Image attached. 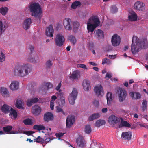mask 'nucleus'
<instances>
[{"label": "nucleus", "instance_id": "1", "mask_svg": "<svg viewBox=\"0 0 148 148\" xmlns=\"http://www.w3.org/2000/svg\"><path fill=\"white\" fill-rule=\"evenodd\" d=\"M32 66L29 64H23L16 66L14 71V74L16 76L24 77L28 75L32 71Z\"/></svg>", "mask_w": 148, "mask_h": 148}, {"label": "nucleus", "instance_id": "2", "mask_svg": "<svg viewBox=\"0 0 148 148\" xmlns=\"http://www.w3.org/2000/svg\"><path fill=\"white\" fill-rule=\"evenodd\" d=\"M143 42L140 41L137 36H133L131 46V51L133 54H136L141 50Z\"/></svg>", "mask_w": 148, "mask_h": 148}, {"label": "nucleus", "instance_id": "3", "mask_svg": "<svg viewBox=\"0 0 148 148\" xmlns=\"http://www.w3.org/2000/svg\"><path fill=\"white\" fill-rule=\"evenodd\" d=\"M32 15L40 20L42 17V12L40 5L37 3L31 4L29 7Z\"/></svg>", "mask_w": 148, "mask_h": 148}, {"label": "nucleus", "instance_id": "4", "mask_svg": "<svg viewBox=\"0 0 148 148\" xmlns=\"http://www.w3.org/2000/svg\"><path fill=\"white\" fill-rule=\"evenodd\" d=\"M54 138H53L51 134L47 133L42 138H41L40 136H38L34 140V141L39 143H47L51 140H53Z\"/></svg>", "mask_w": 148, "mask_h": 148}, {"label": "nucleus", "instance_id": "5", "mask_svg": "<svg viewBox=\"0 0 148 148\" xmlns=\"http://www.w3.org/2000/svg\"><path fill=\"white\" fill-rule=\"evenodd\" d=\"M78 94L77 89L75 88H73L71 93L70 94L68 97V100L69 103L71 105H73L75 103Z\"/></svg>", "mask_w": 148, "mask_h": 148}, {"label": "nucleus", "instance_id": "6", "mask_svg": "<svg viewBox=\"0 0 148 148\" xmlns=\"http://www.w3.org/2000/svg\"><path fill=\"white\" fill-rule=\"evenodd\" d=\"M57 95V97L59 98L57 99V101L58 102L59 105L60 106L63 107L65 103V101L64 97L63 96V93L61 90H60L58 92L56 93Z\"/></svg>", "mask_w": 148, "mask_h": 148}, {"label": "nucleus", "instance_id": "7", "mask_svg": "<svg viewBox=\"0 0 148 148\" xmlns=\"http://www.w3.org/2000/svg\"><path fill=\"white\" fill-rule=\"evenodd\" d=\"M65 39L64 37L62 34H58L55 39V41L56 45L59 47L62 46L63 44Z\"/></svg>", "mask_w": 148, "mask_h": 148}, {"label": "nucleus", "instance_id": "8", "mask_svg": "<svg viewBox=\"0 0 148 148\" xmlns=\"http://www.w3.org/2000/svg\"><path fill=\"white\" fill-rule=\"evenodd\" d=\"M118 93L119 101L120 102H123L126 97L127 92L124 88H119Z\"/></svg>", "mask_w": 148, "mask_h": 148}, {"label": "nucleus", "instance_id": "9", "mask_svg": "<svg viewBox=\"0 0 148 148\" xmlns=\"http://www.w3.org/2000/svg\"><path fill=\"white\" fill-rule=\"evenodd\" d=\"M75 121V116L73 115H71L68 116L66 121L67 127L70 128L73 125Z\"/></svg>", "mask_w": 148, "mask_h": 148}, {"label": "nucleus", "instance_id": "10", "mask_svg": "<svg viewBox=\"0 0 148 148\" xmlns=\"http://www.w3.org/2000/svg\"><path fill=\"white\" fill-rule=\"evenodd\" d=\"M120 42L121 38L117 34H115L112 36L111 42L113 46H117L120 44Z\"/></svg>", "mask_w": 148, "mask_h": 148}, {"label": "nucleus", "instance_id": "11", "mask_svg": "<svg viewBox=\"0 0 148 148\" xmlns=\"http://www.w3.org/2000/svg\"><path fill=\"white\" fill-rule=\"evenodd\" d=\"M71 20L69 18H66L63 21V24L64 28L67 30H71L72 27L71 24Z\"/></svg>", "mask_w": 148, "mask_h": 148}, {"label": "nucleus", "instance_id": "12", "mask_svg": "<svg viewBox=\"0 0 148 148\" xmlns=\"http://www.w3.org/2000/svg\"><path fill=\"white\" fill-rule=\"evenodd\" d=\"M76 142L77 145L81 148L84 147L86 144L85 141L83 137L81 136H79L76 138Z\"/></svg>", "mask_w": 148, "mask_h": 148}, {"label": "nucleus", "instance_id": "13", "mask_svg": "<svg viewBox=\"0 0 148 148\" xmlns=\"http://www.w3.org/2000/svg\"><path fill=\"white\" fill-rule=\"evenodd\" d=\"M94 91L98 96H102L103 94V88L101 85H98L95 87Z\"/></svg>", "mask_w": 148, "mask_h": 148}, {"label": "nucleus", "instance_id": "14", "mask_svg": "<svg viewBox=\"0 0 148 148\" xmlns=\"http://www.w3.org/2000/svg\"><path fill=\"white\" fill-rule=\"evenodd\" d=\"M41 112V108L37 105L34 106L32 108V112L35 116L39 115Z\"/></svg>", "mask_w": 148, "mask_h": 148}, {"label": "nucleus", "instance_id": "15", "mask_svg": "<svg viewBox=\"0 0 148 148\" xmlns=\"http://www.w3.org/2000/svg\"><path fill=\"white\" fill-rule=\"evenodd\" d=\"M134 8L136 10L142 11L145 9V4L142 2L140 1H137L134 5Z\"/></svg>", "mask_w": 148, "mask_h": 148}, {"label": "nucleus", "instance_id": "16", "mask_svg": "<svg viewBox=\"0 0 148 148\" xmlns=\"http://www.w3.org/2000/svg\"><path fill=\"white\" fill-rule=\"evenodd\" d=\"M119 121L118 118L114 115H112L108 119V122L111 125H114Z\"/></svg>", "mask_w": 148, "mask_h": 148}, {"label": "nucleus", "instance_id": "17", "mask_svg": "<svg viewBox=\"0 0 148 148\" xmlns=\"http://www.w3.org/2000/svg\"><path fill=\"white\" fill-rule=\"evenodd\" d=\"M132 133L130 132H123L121 134V138L124 140H130L131 139Z\"/></svg>", "mask_w": 148, "mask_h": 148}, {"label": "nucleus", "instance_id": "18", "mask_svg": "<svg viewBox=\"0 0 148 148\" xmlns=\"http://www.w3.org/2000/svg\"><path fill=\"white\" fill-rule=\"evenodd\" d=\"M88 21L91 23L94 22V24H93L97 27L99 26L100 23L97 16H93L90 18Z\"/></svg>", "mask_w": 148, "mask_h": 148}, {"label": "nucleus", "instance_id": "19", "mask_svg": "<svg viewBox=\"0 0 148 148\" xmlns=\"http://www.w3.org/2000/svg\"><path fill=\"white\" fill-rule=\"evenodd\" d=\"M31 23V19L30 18H28L25 20L23 23V26L24 29L26 30L29 29Z\"/></svg>", "mask_w": 148, "mask_h": 148}, {"label": "nucleus", "instance_id": "20", "mask_svg": "<svg viewBox=\"0 0 148 148\" xmlns=\"http://www.w3.org/2000/svg\"><path fill=\"white\" fill-rule=\"evenodd\" d=\"M53 119V114L50 112L45 113L44 115V119L45 121L48 122L52 120Z\"/></svg>", "mask_w": 148, "mask_h": 148}, {"label": "nucleus", "instance_id": "21", "mask_svg": "<svg viewBox=\"0 0 148 148\" xmlns=\"http://www.w3.org/2000/svg\"><path fill=\"white\" fill-rule=\"evenodd\" d=\"M83 86L84 89L86 91H89L91 89V86L89 81L87 80H84L83 82Z\"/></svg>", "mask_w": 148, "mask_h": 148}, {"label": "nucleus", "instance_id": "22", "mask_svg": "<svg viewBox=\"0 0 148 148\" xmlns=\"http://www.w3.org/2000/svg\"><path fill=\"white\" fill-rule=\"evenodd\" d=\"M53 29L51 25H50L46 29V34L48 36L53 37Z\"/></svg>", "mask_w": 148, "mask_h": 148}, {"label": "nucleus", "instance_id": "23", "mask_svg": "<svg viewBox=\"0 0 148 148\" xmlns=\"http://www.w3.org/2000/svg\"><path fill=\"white\" fill-rule=\"evenodd\" d=\"M129 19L131 21H135L137 20V16L136 14L134 11L131 12L128 16Z\"/></svg>", "mask_w": 148, "mask_h": 148}, {"label": "nucleus", "instance_id": "24", "mask_svg": "<svg viewBox=\"0 0 148 148\" xmlns=\"http://www.w3.org/2000/svg\"><path fill=\"white\" fill-rule=\"evenodd\" d=\"M19 83L18 81L12 82L10 86V88L12 90H16L18 88Z\"/></svg>", "mask_w": 148, "mask_h": 148}, {"label": "nucleus", "instance_id": "25", "mask_svg": "<svg viewBox=\"0 0 148 148\" xmlns=\"http://www.w3.org/2000/svg\"><path fill=\"white\" fill-rule=\"evenodd\" d=\"M97 26L93 24H92L89 21H88L87 23V29L89 32H93Z\"/></svg>", "mask_w": 148, "mask_h": 148}, {"label": "nucleus", "instance_id": "26", "mask_svg": "<svg viewBox=\"0 0 148 148\" xmlns=\"http://www.w3.org/2000/svg\"><path fill=\"white\" fill-rule=\"evenodd\" d=\"M12 108L10 106L6 104H4L1 108V110L2 111L5 113H7L10 112L11 108Z\"/></svg>", "mask_w": 148, "mask_h": 148}, {"label": "nucleus", "instance_id": "27", "mask_svg": "<svg viewBox=\"0 0 148 148\" xmlns=\"http://www.w3.org/2000/svg\"><path fill=\"white\" fill-rule=\"evenodd\" d=\"M95 36L99 38H103L104 36L103 33V31L100 29L96 30L94 32Z\"/></svg>", "mask_w": 148, "mask_h": 148}, {"label": "nucleus", "instance_id": "28", "mask_svg": "<svg viewBox=\"0 0 148 148\" xmlns=\"http://www.w3.org/2000/svg\"><path fill=\"white\" fill-rule=\"evenodd\" d=\"M131 126V125L127 122L125 121H121L120 124H119L118 127L119 128H121L124 127H129Z\"/></svg>", "mask_w": 148, "mask_h": 148}, {"label": "nucleus", "instance_id": "29", "mask_svg": "<svg viewBox=\"0 0 148 148\" xmlns=\"http://www.w3.org/2000/svg\"><path fill=\"white\" fill-rule=\"evenodd\" d=\"M80 72L77 70H75L73 71V73L70 77L71 79H76L79 76V75Z\"/></svg>", "mask_w": 148, "mask_h": 148}, {"label": "nucleus", "instance_id": "30", "mask_svg": "<svg viewBox=\"0 0 148 148\" xmlns=\"http://www.w3.org/2000/svg\"><path fill=\"white\" fill-rule=\"evenodd\" d=\"M81 5V3L79 1H75L71 5V8L73 9H76L77 7H79Z\"/></svg>", "mask_w": 148, "mask_h": 148}, {"label": "nucleus", "instance_id": "31", "mask_svg": "<svg viewBox=\"0 0 148 148\" xmlns=\"http://www.w3.org/2000/svg\"><path fill=\"white\" fill-rule=\"evenodd\" d=\"M100 116L99 114L95 113L90 116L88 118V120L90 121H92L94 120L99 117Z\"/></svg>", "mask_w": 148, "mask_h": 148}, {"label": "nucleus", "instance_id": "32", "mask_svg": "<svg viewBox=\"0 0 148 148\" xmlns=\"http://www.w3.org/2000/svg\"><path fill=\"white\" fill-rule=\"evenodd\" d=\"M106 97L107 101V103L108 104H109L112 101L113 97L112 93L110 92H108L106 95Z\"/></svg>", "mask_w": 148, "mask_h": 148}, {"label": "nucleus", "instance_id": "33", "mask_svg": "<svg viewBox=\"0 0 148 148\" xmlns=\"http://www.w3.org/2000/svg\"><path fill=\"white\" fill-rule=\"evenodd\" d=\"M105 123L106 122L105 121L99 119L96 121L95 125L96 127H99L102 125H105Z\"/></svg>", "mask_w": 148, "mask_h": 148}, {"label": "nucleus", "instance_id": "34", "mask_svg": "<svg viewBox=\"0 0 148 148\" xmlns=\"http://www.w3.org/2000/svg\"><path fill=\"white\" fill-rule=\"evenodd\" d=\"M1 93L3 94L4 96L8 97L9 96V95L8 90L5 88L3 87H1L0 90Z\"/></svg>", "mask_w": 148, "mask_h": 148}, {"label": "nucleus", "instance_id": "35", "mask_svg": "<svg viewBox=\"0 0 148 148\" xmlns=\"http://www.w3.org/2000/svg\"><path fill=\"white\" fill-rule=\"evenodd\" d=\"M10 116L12 117H13L14 119H16L17 117V112L15 110L12 108H11Z\"/></svg>", "mask_w": 148, "mask_h": 148}, {"label": "nucleus", "instance_id": "36", "mask_svg": "<svg viewBox=\"0 0 148 148\" xmlns=\"http://www.w3.org/2000/svg\"><path fill=\"white\" fill-rule=\"evenodd\" d=\"M8 10V9L7 7H2L0 8V13L2 15H5L7 14Z\"/></svg>", "mask_w": 148, "mask_h": 148}, {"label": "nucleus", "instance_id": "37", "mask_svg": "<svg viewBox=\"0 0 148 148\" xmlns=\"http://www.w3.org/2000/svg\"><path fill=\"white\" fill-rule=\"evenodd\" d=\"M7 27L5 23H3L0 21V32L2 33L6 29Z\"/></svg>", "mask_w": 148, "mask_h": 148}, {"label": "nucleus", "instance_id": "38", "mask_svg": "<svg viewBox=\"0 0 148 148\" xmlns=\"http://www.w3.org/2000/svg\"><path fill=\"white\" fill-rule=\"evenodd\" d=\"M68 40L73 45L75 44L76 42V39L75 37L72 35L69 36Z\"/></svg>", "mask_w": 148, "mask_h": 148}, {"label": "nucleus", "instance_id": "39", "mask_svg": "<svg viewBox=\"0 0 148 148\" xmlns=\"http://www.w3.org/2000/svg\"><path fill=\"white\" fill-rule=\"evenodd\" d=\"M23 103L22 100L21 99H18L16 103V106L17 108L19 109L23 108L22 104Z\"/></svg>", "mask_w": 148, "mask_h": 148}, {"label": "nucleus", "instance_id": "40", "mask_svg": "<svg viewBox=\"0 0 148 148\" xmlns=\"http://www.w3.org/2000/svg\"><path fill=\"white\" fill-rule=\"evenodd\" d=\"M141 107L143 111H144L147 110V101L146 100H143Z\"/></svg>", "mask_w": 148, "mask_h": 148}, {"label": "nucleus", "instance_id": "41", "mask_svg": "<svg viewBox=\"0 0 148 148\" xmlns=\"http://www.w3.org/2000/svg\"><path fill=\"white\" fill-rule=\"evenodd\" d=\"M33 128L35 130H44L45 129V127L41 125H35L33 127Z\"/></svg>", "mask_w": 148, "mask_h": 148}, {"label": "nucleus", "instance_id": "42", "mask_svg": "<svg viewBox=\"0 0 148 148\" xmlns=\"http://www.w3.org/2000/svg\"><path fill=\"white\" fill-rule=\"evenodd\" d=\"M23 122L26 125H30L33 124L32 120L29 118H27L24 120Z\"/></svg>", "mask_w": 148, "mask_h": 148}, {"label": "nucleus", "instance_id": "43", "mask_svg": "<svg viewBox=\"0 0 148 148\" xmlns=\"http://www.w3.org/2000/svg\"><path fill=\"white\" fill-rule=\"evenodd\" d=\"M12 127L10 125H8L3 127V131L8 134L12 130Z\"/></svg>", "mask_w": 148, "mask_h": 148}, {"label": "nucleus", "instance_id": "44", "mask_svg": "<svg viewBox=\"0 0 148 148\" xmlns=\"http://www.w3.org/2000/svg\"><path fill=\"white\" fill-rule=\"evenodd\" d=\"M84 130L86 133L88 134L90 133L91 132V128L90 125H86Z\"/></svg>", "mask_w": 148, "mask_h": 148}, {"label": "nucleus", "instance_id": "45", "mask_svg": "<svg viewBox=\"0 0 148 148\" xmlns=\"http://www.w3.org/2000/svg\"><path fill=\"white\" fill-rule=\"evenodd\" d=\"M73 27L74 29H77L79 27V23L77 21H74L73 23Z\"/></svg>", "mask_w": 148, "mask_h": 148}, {"label": "nucleus", "instance_id": "46", "mask_svg": "<svg viewBox=\"0 0 148 148\" xmlns=\"http://www.w3.org/2000/svg\"><path fill=\"white\" fill-rule=\"evenodd\" d=\"M118 10V9L116 6L114 5H112L111 7V11L113 13H116Z\"/></svg>", "mask_w": 148, "mask_h": 148}, {"label": "nucleus", "instance_id": "47", "mask_svg": "<svg viewBox=\"0 0 148 148\" xmlns=\"http://www.w3.org/2000/svg\"><path fill=\"white\" fill-rule=\"evenodd\" d=\"M45 65L47 68H50L52 65L51 61L50 60H48L46 62Z\"/></svg>", "mask_w": 148, "mask_h": 148}, {"label": "nucleus", "instance_id": "48", "mask_svg": "<svg viewBox=\"0 0 148 148\" xmlns=\"http://www.w3.org/2000/svg\"><path fill=\"white\" fill-rule=\"evenodd\" d=\"M45 85L47 88V90L53 87V84L49 82L46 83Z\"/></svg>", "mask_w": 148, "mask_h": 148}, {"label": "nucleus", "instance_id": "49", "mask_svg": "<svg viewBox=\"0 0 148 148\" xmlns=\"http://www.w3.org/2000/svg\"><path fill=\"white\" fill-rule=\"evenodd\" d=\"M141 95L138 92H135L134 99H138L140 98Z\"/></svg>", "mask_w": 148, "mask_h": 148}, {"label": "nucleus", "instance_id": "50", "mask_svg": "<svg viewBox=\"0 0 148 148\" xmlns=\"http://www.w3.org/2000/svg\"><path fill=\"white\" fill-rule=\"evenodd\" d=\"M56 108H57L56 111H57V112H61L62 113V114L64 115H65V113L63 111V109L62 108H60V107H59L58 106H57L56 107Z\"/></svg>", "mask_w": 148, "mask_h": 148}, {"label": "nucleus", "instance_id": "51", "mask_svg": "<svg viewBox=\"0 0 148 148\" xmlns=\"http://www.w3.org/2000/svg\"><path fill=\"white\" fill-rule=\"evenodd\" d=\"M5 55L1 52V57H0V62H1L5 60Z\"/></svg>", "mask_w": 148, "mask_h": 148}, {"label": "nucleus", "instance_id": "52", "mask_svg": "<svg viewBox=\"0 0 148 148\" xmlns=\"http://www.w3.org/2000/svg\"><path fill=\"white\" fill-rule=\"evenodd\" d=\"M77 67L78 68H81L84 69L86 70H87L88 68L86 67V66L84 64H78L77 65Z\"/></svg>", "mask_w": 148, "mask_h": 148}, {"label": "nucleus", "instance_id": "53", "mask_svg": "<svg viewBox=\"0 0 148 148\" xmlns=\"http://www.w3.org/2000/svg\"><path fill=\"white\" fill-rule=\"evenodd\" d=\"M34 103H33V102L32 100L31 99H28L27 100V106L30 107Z\"/></svg>", "mask_w": 148, "mask_h": 148}, {"label": "nucleus", "instance_id": "54", "mask_svg": "<svg viewBox=\"0 0 148 148\" xmlns=\"http://www.w3.org/2000/svg\"><path fill=\"white\" fill-rule=\"evenodd\" d=\"M93 104L95 106H98L99 104V102L98 100L96 99H94L93 102Z\"/></svg>", "mask_w": 148, "mask_h": 148}, {"label": "nucleus", "instance_id": "55", "mask_svg": "<svg viewBox=\"0 0 148 148\" xmlns=\"http://www.w3.org/2000/svg\"><path fill=\"white\" fill-rule=\"evenodd\" d=\"M54 102L53 100H51L50 101V107L52 110H53L54 108Z\"/></svg>", "mask_w": 148, "mask_h": 148}, {"label": "nucleus", "instance_id": "56", "mask_svg": "<svg viewBox=\"0 0 148 148\" xmlns=\"http://www.w3.org/2000/svg\"><path fill=\"white\" fill-rule=\"evenodd\" d=\"M64 134V133H56V135L57 137L60 138L63 136Z\"/></svg>", "mask_w": 148, "mask_h": 148}, {"label": "nucleus", "instance_id": "57", "mask_svg": "<svg viewBox=\"0 0 148 148\" xmlns=\"http://www.w3.org/2000/svg\"><path fill=\"white\" fill-rule=\"evenodd\" d=\"M98 146L97 144H95V143H92L91 144L90 148H98Z\"/></svg>", "mask_w": 148, "mask_h": 148}, {"label": "nucleus", "instance_id": "58", "mask_svg": "<svg viewBox=\"0 0 148 148\" xmlns=\"http://www.w3.org/2000/svg\"><path fill=\"white\" fill-rule=\"evenodd\" d=\"M108 59L107 58H105L103 60L102 64H104L105 63H107V64H109V63L107 62Z\"/></svg>", "mask_w": 148, "mask_h": 148}, {"label": "nucleus", "instance_id": "59", "mask_svg": "<svg viewBox=\"0 0 148 148\" xmlns=\"http://www.w3.org/2000/svg\"><path fill=\"white\" fill-rule=\"evenodd\" d=\"M112 77V75L111 74L107 73L106 75L105 78L106 79H107V78L108 79Z\"/></svg>", "mask_w": 148, "mask_h": 148}, {"label": "nucleus", "instance_id": "60", "mask_svg": "<svg viewBox=\"0 0 148 148\" xmlns=\"http://www.w3.org/2000/svg\"><path fill=\"white\" fill-rule=\"evenodd\" d=\"M33 102V103H37L38 101L39 100L37 98H34L31 99Z\"/></svg>", "mask_w": 148, "mask_h": 148}, {"label": "nucleus", "instance_id": "61", "mask_svg": "<svg viewBox=\"0 0 148 148\" xmlns=\"http://www.w3.org/2000/svg\"><path fill=\"white\" fill-rule=\"evenodd\" d=\"M33 133V132L32 131H27L24 132V133L29 135H31Z\"/></svg>", "mask_w": 148, "mask_h": 148}, {"label": "nucleus", "instance_id": "62", "mask_svg": "<svg viewBox=\"0 0 148 148\" xmlns=\"http://www.w3.org/2000/svg\"><path fill=\"white\" fill-rule=\"evenodd\" d=\"M28 61L31 62L35 63L36 62V60L35 58H31L28 59Z\"/></svg>", "mask_w": 148, "mask_h": 148}, {"label": "nucleus", "instance_id": "63", "mask_svg": "<svg viewBox=\"0 0 148 148\" xmlns=\"http://www.w3.org/2000/svg\"><path fill=\"white\" fill-rule=\"evenodd\" d=\"M61 83L60 82V83H59V84L56 87V90L57 91L58 90V91H59V90H60L59 89L61 87Z\"/></svg>", "mask_w": 148, "mask_h": 148}, {"label": "nucleus", "instance_id": "64", "mask_svg": "<svg viewBox=\"0 0 148 148\" xmlns=\"http://www.w3.org/2000/svg\"><path fill=\"white\" fill-rule=\"evenodd\" d=\"M135 94V92L134 93L133 92H131L130 93V95L131 97L133 99H134V96Z\"/></svg>", "mask_w": 148, "mask_h": 148}]
</instances>
